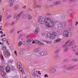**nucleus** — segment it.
<instances>
[{
  "label": "nucleus",
  "instance_id": "f3484780",
  "mask_svg": "<svg viewBox=\"0 0 78 78\" xmlns=\"http://www.w3.org/2000/svg\"><path fill=\"white\" fill-rule=\"evenodd\" d=\"M32 74L33 77H35V76H36V74L35 73V71L34 70L32 71Z\"/></svg>",
  "mask_w": 78,
  "mask_h": 78
},
{
  "label": "nucleus",
  "instance_id": "4c0bfd02",
  "mask_svg": "<svg viewBox=\"0 0 78 78\" xmlns=\"http://www.w3.org/2000/svg\"><path fill=\"white\" fill-rule=\"evenodd\" d=\"M72 61H74L75 62H76V61H78V60L76 59L75 58H73L72 59Z\"/></svg>",
  "mask_w": 78,
  "mask_h": 78
},
{
  "label": "nucleus",
  "instance_id": "4d7b16f0",
  "mask_svg": "<svg viewBox=\"0 0 78 78\" xmlns=\"http://www.w3.org/2000/svg\"><path fill=\"white\" fill-rule=\"evenodd\" d=\"M11 0H7V2H10V3L11 2Z\"/></svg>",
  "mask_w": 78,
  "mask_h": 78
},
{
  "label": "nucleus",
  "instance_id": "680f3d73",
  "mask_svg": "<svg viewBox=\"0 0 78 78\" xmlns=\"http://www.w3.org/2000/svg\"><path fill=\"white\" fill-rule=\"evenodd\" d=\"M78 24V22H76V24H75L76 26H77V24Z\"/></svg>",
  "mask_w": 78,
  "mask_h": 78
},
{
  "label": "nucleus",
  "instance_id": "c85d7f7f",
  "mask_svg": "<svg viewBox=\"0 0 78 78\" xmlns=\"http://www.w3.org/2000/svg\"><path fill=\"white\" fill-rule=\"evenodd\" d=\"M68 13L69 14H72V13H73V11H72V10L70 9L68 11Z\"/></svg>",
  "mask_w": 78,
  "mask_h": 78
},
{
  "label": "nucleus",
  "instance_id": "4468645a",
  "mask_svg": "<svg viewBox=\"0 0 78 78\" xmlns=\"http://www.w3.org/2000/svg\"><path fill=\"white\" fill-rule=\"evenodd\" d=\"M60 41H61V39L59 38H57L56 40L54 41V43L59 42Z\"/></svg>",
  "mask_w": 78,
  "mask_h": 78
},
{
  "label": "nucleus",
  "instance_id": "2f4dec72",
  "mask_svg": "<svg viewBox=\"0 0 78 78\" xmlns=\"http://www.w3.org/2000/svg\"><path fill=\"white\" fill-rule=\"evenodd\" d=\"M59 57V55H55L54 56V59H57V58H58Z\"/></svg>",
  "mask_w": 78,
  "mask_h": 78
},
{
  "label": "nucleus",
  "instance_id": "a211bd4d",
  "mask_svg": "<svg viewBox=\"0 0 78 78\" xmlns=\"http://www.w3.org/2000/svg\"><path fill=\"white\" fill-rule=\"evenodd\" d=\"M36 42H37V44H39V45H44V44L41 42V41H37Z\"/></svg>",
  "mask_w": 78,
  "mask_h": 78
},
{
  "label": "nucleus",
  "instance_id": "4be33fe9",
  "mask_svg": "<svg viewBox=\"0 0 78 78\" xmlns=\"http://www.w3.org/2000/svg\"><path fill=\"white\" fill-rule=\"evenodd\" d=\"M27 16L28 17V19L29 20H32V16H31L30 15H28Z\"/></svg>",
  "mask_w": 78,
  "mask_h": 78
},
{
  "label": "nucleus",
  "instance_id": "2eb2a0df",
  "mask_svg": "<svg viewBox=\"0 0 78 78\" xmlns=\"http://www.w3.org/2000/svg\"><path fill=\"white\" fill-rule=\"evenodd\" d=\"M39 32V28H36L34 32L35 34H37Z\"/></svg>",
  "mask_w": 78,
  "mask_h": 78
},
{
  "label": "nucleus",
  "instance_id": "603ef678",
  "mask_svg": "<svg viewBox=\"0 0 78 78\" xmlns=\"http://www.w3.org/2000/svg\"><path fill=\"white\" fill-rule=\"evenodd\" d=\"M74 54L76 56H78V52H76L74 53Z\"/></svg>",
  "mask_w": 78,
  "mask_h": 78
},
{
  "label": "nucleus",
  "instance_id": "9b49d317",
  "mask_svg": "<svg viewBox=\"0 0 78 78\" xmlns=\"http://www.w3.org/2000/svg\"><path fill=\"white\" fill-rule=\"evenodd\" d=\"M10 70L12 71H13V70H16V68L14 66L12 65H11L10 66Z\"/></svg>",
  "mask_w": 78,
  "mask_h": 78
},
{
  "label": "nucleus",
  "instance_id": "ddd939ff",
  "mask_svg": "<svg viewBox=\"0 0 78 78\" xmlns=\"http://www.w3.org/2000/svg\"><path fill=\"white\" fill-rule=\"evenodd\" d=\"M5 70V67H3V66H0V71L1 72H3Z\"/></svg>",
  "mask_w": 78,
  "mask_h": 78
},
{
  "label": "nucleus",
  "instance_id": "052dcab7",
  "mask_svg": "<svg viewBox=\"0 0 78 78\" xmlns=\"http://www.w3.org/2000/svg\"><path fill=\"white\" fill-rule=\"evenodd\" d=\"M62 18L63 19H65V16H62Z\"/></svg>",
  "mask_w": 78,
  "mask_h": 78
},
{
  "label": "nucleus",
  "instance_id": "e433bc0d",
  "mask_svg": "<svg viewBox=\"0 0 78 78\" xmlns=\"http://www.w3.org/2000/svg\"><path fill=\"white\" fill-rule=\"evenodd\" d=\"M33 51L34 52H37L38 51V48H36V49H34L33 50Z\"/></svg>",
  "mask_w": 78,
  "mask_h": 78
},
{
  "label": "nucleus",
  "instance_id": "e2e57ef3",
  "mask_svg": "<svg viewBox=\"0 0 78 78\" xmlns=\"http://www.w3.org/2000/svg\"><path fill=\"white\" fill-rule=\"evenodd\" d=\"M26 38H27V39H29V36L27 35L26 36Z\"/></svg>",
  "mask_w": 78,
  "mask_h": 78
},
{
  "label": "nucleus",
  "instance_id": "a18cd8bd",
  "mask_svg": "<svg viewBox=\"0 0 78 78\" xmlns=\"http://www.w3.org/2000/svg\"><path fill=\"white\" fill-rule=\"evenodd\" d=\"M11 17V15H9V16H8L7 17V18L8 19H9V18H10V17Z\"/></svg>",
  "mask_w": 78,
  "mask_h": 78
},
{
  "label": "nucleus",
  "instance_id": "f704fd0d",
  "mask_svg": "<svg viewBox=\"0 0 78 78\" xmlns=\"http://www.w3.org/2000/svg\"><path fill=\"white\" fill-rule=\"evenodd\" d=\"M59 51H60V49H58L55 51V53L56 54H58Z\"/></svg>",
  "mask_w": 78,
  "mask_h": 78
},
{
  "label": "nucleus",
  "instance_id": "ea45409f",
  "mask_svg": "<svg viewBox=\"0 0 78 78\" xmlns=\"http://www.w3.org/2000/svg\"><path fill=\"white\" fill-rule=\"evenodd\" d=\"M6 40V38H3L2 39V41L3 42H5Z\"/></svg>",
  "mask_w": 78,
  "mask_h": 78
},
{
  "label": "nucleus",
  "instance_id": "774afa93",
  "mask_svg": "<svg viewBox=\"0 0 78 78\" xmlns=\"http://www.w3.org/2000/svg\"><path fill=\"white\" fill-rule=\"evenodd\" d=\"M69 27H72V24H69Z\"/></svg>",
  "mask_w": 78,
  "mask_h": 78
},
{
  "label": "nucleus",
  "instance_id": "de8ad7c7",
  "mask_svg": "<svg viewBox=\"0 0 78 78\" xmlns=\"http://www.w3.org/2000/svg\"><path fill=\"white\" fill-rule=\"evenodd\" d=\"M33 0L34 2L35 5H36V0Z\"/></svg>",
  "mask_w": 78,
  "mask_h": 78
},
{
  "label": "nucleus",
  "instance_id": "aec40b11",
  "mask_svg": "<svg viewBox=\"0 0 78 78\" xmlns=\"http://www.w3.org/2000/svg\"><path fill=\"white\" fill-rule=\"evenodd\" d=\"M14 1H15V0H11V3H10V6L11 7L12 5H13V3L14 2Z\"/></svg>",
  "mask_w": 78,
  "mask_h": 78
},
{
  "label": "nucleus",
  "instance_id": "338daca9",
  "mask_svg": "<svg viewBox=\"0 0 78 78\" xmlns=\"http://www.w3.org/2000/svg\"><path fill=\"white\" fill-rule=\"evenodd\" d=\"M16 17V14H15L14 15V19H15Z\"/></svg>",
  "mask_w": 78,
  "mask_h": 78
},
{
  "label": "nucleus",
  "instance_id": "3c124183",
  "mask_svg": "<svg viewBox=\"0 0 78 78\" xmlns=\"http://www.w3.org/2000/svg\"><path fill=\"white\" fill-rule=\"evenodd\" d=\"M14 31V29H12L10 31V33H12V32H13Z\"/></svg>",
  "mask_w": 78,
  "mask_h": 78
},
{
  "label": "nucleus",
  "instance_id": "72a5a7b5",
  "mask_svg": "<svg viewBox=\"0 0 78 78\" xmlns=\"http://www.w3.org/2000/svg\"><path fill=\"white\" fill-rule=\"evenodd\" d=\"M18 7H19V5H16L14 7V9H18Z\"/></svg>",
  "mask_w": 78,
  "mask_h": 78
},
{
  "label": "nucleus",
  "instance_id": "0e129e2a",
  "mask_svg": "<svg viewBox=\"0 0 78 78\" xmlns=\"http://www.w3.org/2000/svg\"><path fill=\"white\" fill-rule=\"evenodd\" d=\"M10 50H12V49H13L12 47H11H11H10Z\"/></svg>",
  "mask_w": 78,
  "mask_h": 78
},
{
  "label": "nucleus",
  "instance_id": "a19ab883",
  "mask_svg": "<svg viewBox=\"0 0 78 78\" xmlns=\"http://www.w3.org/2000/svg\"><path fill=\"white\" fill-rule=\"evenodd\" d=\"M11 69H6L5 70V71L6 72H7V73H8V72H9L11 71Z\"/></svg>",
  "mask_w": 78,
  "mask_h": 78
},
{
  "label": "nucleus",
  "instance_id": "393cba45",
  "mask_svg": "<svg viewBox=\"0 0 78 78\" xmlns=\"http://www.w3.org/2000/svg\"><path fill=\"white\" fill-rule=\"evenodd\" d=\"M32 41H33V39L32 38L29 39L27 41V42H28V43H30V42H31Z\"/></svg>",
  "mask_w": 78,
  "mask_h": 78
},
{
  "label": "nucleus",
  "instance_id": "9d476101",
  "mask_svg": "<svg viewBox=\"0 0 78 78\" xmlns=\"http://www.w3.org/2000/svg\"><path fill=\"white\" fill-rule=\"evenodd\" d=\"M71 41V40H68L65 44L62 46V47H65L66 46H67L68 45V44Z\"/></svg>",
  "mask_w": 78,
  "mask_h": 78
},
{
  "label": "nucleus",
  "instance_id": "7ed1b4c3",
  "mask_svg": "<svg viewBox=\"0 0 78 78\" xmlns=\"http://www.w3.org/2000/svg\"><path fill=\"white\" fill-rule=\"evenodd\" d=\"M17 66L18 68L20 70L22 73L23 74H25V72L23 71V69L22 68V64L20 62L17 63Z\"/></svg>",
  "mask_w": 78,
  "mask_h": 78
},
{
  "label": "nucleus",
  "instance_id": "13d9d810",
  "mask_svg": "<svg viewBox=\"0 0 78 78\" xmlns=\"http://www.w3.org/2000/svg\"><path fill=\"white\" fill-rule=\"evenodd\" d=\"M50 6L51 8H53V7H54V5H50Z\"/></svg>",
  "mask_w": 78,
  "mask_h": 78
},
{
  "label": "nucleus",
  "instance_id": "6e6552de",
  "mask_svg": "<svg viewBox=\"0 0 78 78\" xmlns=\"http://www.w3.org/2000/svg\"><path fill=\"white\" fill-rule=\"evenodd\" d=\"M68 31L66 30H65L64 32H63V35L64 36H65V37H68Z\"/></svg>",
  "mask_w": 78,
  "mask_h": 78
},
{
  "label": "nucleus",
  "instance_id": "37998d69",
  "mask_svg": "<svg viewBox=\"0 0 78 78\" xmlns=\"http://www.w3.org/2000/svg\"><path fill=\"white\" fill-rule=\"evenodd\" d=\"M2 16L1 15L0 16V22H1V21H2Z\"/></svg>",
  "mask_w": 78,
  "mask_h": 78
},
{
  "label": "nucleus",
  "instance_id": "a878e982",
  "mask_svg": "<svg viewBox=\"0 0 78 78\" xmlns=\"http://www.w3.org/2000/svg\"><path fill=\"white\" fill-rule=\"evenodd\" d=\"M6 49V46H2V50H5Z\"/></svg>",
  "mask_w": 78,
  "mask_h": 78
},
{
  "label": "nucleus",
  "instance_id": "dca6fc26",
  "mask_svg": "<svg viewBox=\"0 0 78 78\" xmlns=\"http://www.w3.org/2000/svg\"><path fill=\"white\" fill-rule=\"evenodd\" d=\"M6 72L5 71H3L1 73L2 76H3L4 77H5V76H6Z\"/></svg>",
  "mask_w": 78,
  "mask_h": 78
},
{
  "label": "nucleus",
  "instance_id": "f257e3e1",
  "mask_svg": "<svg viewBox=\"0 0 78 78\" xmlns=\"http://www.w3.org/2000/svg\"><path fill=\"white\" fill-rule=\"evenodd\" d=\"M38 21L41 24H44L45 23V25L49 27H53L56 22V21L49 18H47L44 19L42 16H40L38 18Z\"/></svg>",
  "mask_w": 78,
  "mask_h": 78
},
{
  "label": "nucleus",
  "instance_id": "cd10ccee",
  "mask_svg": "<svg viewBox=\"0 0 78 78\" xmlns=\"http://www.w3.org/2000/svg\"><path fill=\"white\" fill-rule=\"evenodd\" d=\"M72 34V33L71 32H68V37H70V36H71Z\"/></svg>",
  "mask_w": 78,
  "mask_h": 78
},
{
  "label": "nucleus",
  "instance_id": "bf43d9fd",
  "mask_svg": "<svg viewBox=\"0 0 78 78\" xmlns=\"http://www.w3.org/2000/svg\"><path fill=\"white\" fill-rule=\"evenodd\" d=\"M23 9H25V8H26V5H24V6H23Z\"/></svg>",
  "mask_w": 78,
  "mask_h": 78
},
{
  "label": "nucleus",
  "instance_id": "412c9836",
  "mask_svg": "<svg viewBox=\"0 0 78 78\" xmlns=\"http://www.w3.org/2000/svg\"><path fill=\"white\" fill-rule=\"evenodd\" d=\"M51 70L52 73H55V72H56V70L53 68L51 69Z\"/></svg>",
  "mask_w": 78,
  "mask_h": 78
},
{
  "label": "nucleus",
  "instance_id": "c9c22d12",
  "mask_svg": "<svg viewBox=\"0 0 78 78\" xmlns=\"http://www.w3.org/2000/svg\"><path fill=\"white\" fill-rule=\"evenodd\" d=\"M76 48V46H75L70 48V49L71 50H74Z\"/></svg>",
  "mask_w": 78,
  "mask_h": 78
},
{
  "label": "nucleus",
  "instance_id": "c03bdc74",
  "mask_svg": "<svg viewBox=\"0 0 78 78\" xmlns=\"http://www.w3.org/2000/svg\"><path fill=\"white\" fill-rule=\"evenodd\" d=\"M14 53H15L16 56H17V51H15Z\"/></svg>",
  "mask_w": 78,
  "mask_h": 78
},
{
  "label": "nucleus",
  "instance_id": "864d4df0",
  "mask_svg": "<svg viewBox=\"0 0 78 78\" xmlns=\"http://www.w3.org/2000/svg\"><path fill=\"white\" fill-rule=\"evenodd\" d=\"M45 8H46L48 9V5H46L44 6Z\"/></svg>",
  "mask_w": 78,
  "mask_h": 78
},
{
  "label": "nucleus",
  "instance_id": "6e6d98bb",
  "mask_svg": "<svg viewBox=\"0 0 78 78\" xmlns=\"http://www.w3.org/2000/svg\"><path fill=\"white\" fill-rule=\"evenodd\" d=\"M68 30L69 31H71L72 30V29L70 27H69L68 28Z\"/></svg>",
  "mask_w": 78,
  "mask_h": 78
},
{
  "label": "nucleus",
  "instance_id": "423d86ee",
  "mask_svg": "<svg viewBox=\"0 0 78 78\" xmlns=\"http://www.w3.org/2000/svg\"><path fill=\"white\" fill-rule=\"evenodd\" d=\"M66 24L65 22H62L61 24H59L58 25V27H61L62 28H65Z\"/></svg>",
  "mask_w": 78,
  "mask_h": 78
},
{
  "label": "nucleus",
  "instance_id": "69168bd1",
  "mask_svg": "<svg viewBox=\"0 0 78 78\" xmlns=\"http://www.w3.org/2000/svg\"><path fill=\"white\" fill-rule=\"evenodd\" d=\"M32 44H35V41L34 40H33V42H32Z\"/></svg>",
  "mask_w": 78,
  "mask_h": 78
},
{
  "label": "nucleus",
  "instance_id": "49530a36",
  "mask_svg": "<svg viewBox=\"0 0 78 78\" xmlns=\"http://www.w3.org/2000/svg\"><path fill=\"white\" fill-rule=\"evenodd\" d=\"M8 25H9V23H5V27H7Z\"/></svg>",
  "mask_w": 78,
  "mask_h": 78
},
{
  "label": "nucleus",
  "instance_id": "f03ea898",
  "mask_svg": "<svg viewBox=\"0 0 78 78\" xmlns=\"http://www.w3.org/2000/svg\"><path fill=\"white\" fill-rule=\"evenodd\" d=\"M56 36H57V34L55 32H52L51 34L50 33H48L47 35V37H49L51 39H52L55 38Z\"/></svg>",
  "mask_w": 78,
  "mask_h": 78
},
{
  "label": "nucleus",
  "instance_id": "1a4fd4ad",
  "mask_svg": "<svg viewBox=\"0 0 78 78\" xmlns=\"http://www.w3.org/2000/svg\"><path fill=\"white\" fill-rule=\"evenodd\" d=\"M61 1H58L54 2V3H53V5H54V6H56V5H59V4H60V3H61Z\"/></svg>",
  "mask_w": 78,
  "mask_h": 78
},
{
  "label": "nucleus",
  "instance_id": "5701e85b",
  "mask_svg": "<svg viewBox=\"0 0 78 78\" xmlns=\"http://www.w3.org/2000/svg\"><path fill=\"white\" fill-rule=\"evenodd\" d=\"M22 45V42L21 41H19L18 44V47H20Z\"/></svg>",
  "mask_w": 78,
  "mask_h": 78
},
{
  "label": "nucleus",
  "instance_id": "09e8293b",
  "mask_svg": "<svg viewBox=\"0 0 78 78\" xmlns=\"http://www.w3.org/2000/svg\"><path fill=\"white\" fill-rule=\"evenodd\" d=\"M15 23V22H14V21H13L11 24V25H13Z\"/></svg>",
  "mask_w": 78,
  "mask_h": 78
},
{
  "label": "nucleus",
  "instance_id": "b1692460",
  "mask_svg": "<svg viewBox=\"0 0 78 78\" xmlns=\"http://www.w3.org/2000/svg\"><path fill=\"white\" fill-rule=\"evenodd\" d=\"M64 67L66 70H69V67H67V66L65 65L64 66Z\"/></svg>",
  "mask_w": 78,
  "mask_h": 78
},
{
  "label": "nucleus",
  "instance_id": "f8f14e48",
  "mask_svg": "<svg viewBox=\"0 0 78 78\" xmlns=\"http://www.w3.org/2000/svg\"><path fill=\"white\" fill-rule=\"evenodd\" d=\"M38 55H40L41 56H45L47 54L44 52H42L39 53Z\"/></svg>",
  "mask_w": 78,
  "mask_h": 78
},
{
  "label": "nucleus",
  "instance_id": "6ab92c4d",
  "mask_svg": "<svg viewBox=\"0 0 78 78\" xmlns=\"http://www.w3.org/2000/svg\"><path fill=\"white\" fill-rule=\"evenodd\" d=\"M13 62V60L12 59H10L8 61L7 64H11V63H12Z\"/></svg>",
  "mask_w": 78,
  "mask_h": 78
},
{
  "label": "nucleus",
  "instance_id": "473e14b6",
  "mask_svg": "<svg viewBox=\"0 0 78 78\" xmlns=\"http://www.w3.org/2000/svg\"><path fill=\"white\" fill-rule=\"evenodd\" d=\"M36 6L37 8H41V6L39 5H35Z\"/></svg>",
  "mask_w": 78,
  "mask_h": 78
},
{
  "label": "nucleus",
  "instance_id": "5fc2aeb1",
  "mask_svg": "<svg viewBox=\"0 0 78 78\" xmlns=\"http://www.w3.org/2000/svg\"><path fill=\"white\" fill-rule=\"evenodd\" d=\"M23 53V51H20V54L21 55H22Z\"/></svg>",
  "mask_w": 78,
  "mask_h": 78
},
{
  "label": "nucleus",
  "instance_id": "79ce46f5",
  "mask_svg": "<svg viewBox=\"0 0 78 78\" xmlns=\"http://www.w3.org/2000/svg\"><path fill=\"white\" fill-rule=\"evenodd\" d=\"M44 78H48V75H47V74H46L44 75Z\"/></svg>",
  "mask_w": 78,
  "mask_h": 78
},
{
  "label": "nucleus",
  "instance_id": "bb28decb",
  "mask_svg": "<svg viewBox=\"0 0 78 78\" xmlns=\"http://www.w3.org/2000/svg\"><path fill=\"white\" fill-rule=\"evenodd\" d=\"M75 67V65L69 67V70H71V69H73V68H74V67Z\"/></svg>",
  "mask_w": 78,
  "mask_h": 78
},
{
  "label": "nucleus",
  "instance_id": "39448f33",
  "mask_svg": "<svg viewBox=\"0 0 78 78\" xmlns=\"http://www.w3.org/2000/svg\"><path fill=\"white\" fill-rule=\"evenodd\" d=\"M23 12L22 11L20 12L19 14L17 15L16 17V20H18L19 19V18H23Z\"/></svg>",
  "mask_w": 78,
  "mask_h": 78
},
{
  "label": "nucleus",
  "instance_id": "c756f323",
  "mask_svg": "<svg viewBox=\"0 0 78 78\" xmlns=\"http://www.w3.org/2000/svg\"><path fill=\"white\" fill-rule=\"evenodd\" d=\"M11 69L10 66H8L5 67V70Z\"/></svg>",
  "mask_w": 78,
  "mask_h": 78
},
{
  "label": "nucleus",
  "instance_id": "8fccbe9b",
  "mask_svg": "<svg viewBox=\"0 0 78 78\" xmlns=\"http://www.w3.org/2000/svg\"><path fill=\"white\" fill-rule=\"evenodd\" d=\"M1 58L2 59V60H4V58H3V55H1Z\"/></svg>",
  "mask_w": 78,
  "mask_h": 78
},
{
  "label": "nucleus",
  "instance_id": "58836bf2",
  "mask_svg": "<svg viewBox=\"0 0 78 78\" xmlns=\"http://www.w3.org/2000/svg\"><path fill=\"white\" fill-rule=\"evenodd\" d=\"M76 0H69V2H76Z\"/></svg>",
  "mask_w": 78,
  "mask_h": 78
},
{
  "label": "nucleus",
  "instance_id": "0eeeda50",
  "mask_svg": "<svg viewBox=\"0 0 78 78\" xmlns=\"http://www.w3.org/2000/svg\"><path fill=\"white\" fill-rule=\"evenodd\" d=\"M4 54L5 56L7 57L8 56H10L11 55L10 53L8 51H5L4 53Z\"/></svg>",
  "mask_w": 78,
  "mask_h": 78
},
{
  "label": "nucleus",
  "instance_id": "7c9ffc66",
  "mask_svg": "<svg viewBox=\"0 0 78 78\" xmlns=\"http://www.w3.org/2000/svg\"><path fill=\"white\" fill-rule=\"evenodd\" d=\"M44 42H46L47 44H51V42L50 41H44Z\"/></svg>",
  "mask_w": 78,
  "mask_h": 78
},
{
  "label": "nucleus",
  "instance_id": "20e7f679",
  "mask_svg": "<svg viewBox=\"0 0 78 78\" xmlns=\"http://www.w3.org/2000/svg\"><path fill=\"white\" fill-rule=\"evenodd\" d=\"M74 40H73L70 42L69 43V44L65 48V49L64 50L66 52L67 51H68V50H69L68 49V47H71V46L73 45V44H74Z\"/></svg>",
  "mask_w": 78,
  "mask_h": 78
}]
</instances>
